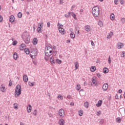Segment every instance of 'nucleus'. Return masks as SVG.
<instances>
[{"label": "nucleus", "instance_id": "nucleus-50", "mask_svg": "<svg viewBox=\"0 0 125 125\" xmlns=\"http://www.w3.org/2000/svg\"><path fill=\"white\" fill-rule=\"evenodd\" d=\"M76 7V5H73L72 7H71V10H74V8H75Z\"/></svg>", "mask_w": 125, "mask_h": 125}, {"label": "nucleus", "instance_id": "nucleus-18", "mask_svg": "<svg viewBox=\"0 0 125 125\" xmlns=\"http://www.w3.org/2000/svg\"><path fill=\"white\" fill-rule=\"evenodd\" d=\"M23 82H25V83H27L28 81V76H27V75H23Z\"/></svg>", "mask_w": 125, "mask_h": 125}, {"label": "nucleus", "instance_id": "nucleus-21", "mask_svg": "<svg viewBox=\"0 0 125 125\" xmlns=\"http://www.w3.org/2000/svg\"><path fill=\"white\" fill-rule=\"evenodd\" d=\"M31 111H32V106L30 105V104H29L27 106V112L28 113H31Z\"/></svg>", "mask_w": 125, "mask_h": 125}, {"label": "nucleus", "instance_id": "nucleus-30", "mask_svg": "<svg viewBox=\"0 0 125 125\" xmlns=\"http://www.w3.org/2000/svg\"><path fill=\"white\" fill-rule=\"evenodd\" d=\"M116 123H118V124H120L122 122V119L120 117H118L116 119Z\"/></svg>", "mask_w": 125, "mask_h": 125}, {"label": "nucleus", "instance_id": "nucleus-63", "mask_svg": "<svg viewBox=\"0 0 125 125\" xmlns=\"http://www.w3.org/2000/svg\"><path fill=\"white\" fill-rule=\"evenodd\" d=\"M99 0V1L102 2V1H103V0Z\"/></svg>", "mask_w": 125, "mask_h": 125}, {"label": "nucleus", "instance_id": "nucleus-8", "mask_svg": "<svg viewBox=\"0 0 125 125\" xmlns=\"http://www.w3.org/2000/svg\"><path fill=\"white\" fill-rule=\"evenodd\" d=\"M50 63L52 65H55V62H56V60H55V57L54 56H52L50 58Z\"/></svg>", "mask_w": 125, "mask_h": 125}, {"label": "nucleus", "instance_id": "nucleus-64", "mask_svg": "<svg viewBox=\"0 0 125 125\" xmlns=\"http://www.w3.org/2000/svg\"><path fill=\"white\" fill-rule=\"evenodd\" d=\"M124 98H125V92L124 93Z\"/></svg>", "mask_w": 125, "mask_h": 125}, {"label": "nucleus", "instance_id": "nucleus-51", "mask_svg": "<svg viewBox=\"0 0 125 125\" xmlns=\"http://www.w3.org/2000/svg\"><path fill=\"white\" fill-rule=\"evenodd\" d=\"M101 114V111H99L97 113V116H100Z\"/></svg>", "mask_w": 125, "mask_h": 125}, {"label": "nucleus", "instance_id": "nucleus-16", "mask_svg": "<svg viewBox=\"0 0 125 125\" xmlns=\"http://www.w3.org/2000/svg\"><path fill=\"white\" fill-rule=\"evenodd\" d=\"M13 57L14 59V60H17V59H18V55L17 54V53L15 52L14 53L13 55Z\"/></svg>", "mask_w": 125, "mask_h": 125}, {"label": "nucleus", "instance_id": "nucleus-10", "mask_svg": "<svg viewBox=\"0 0 125 125\" xmlns=\"http://www.w3.org/2000/svg\"><path fill=\"white\" fill-rule=\"evenodd\" d=\"M108 83H105L103 85L102 89L103 90V91H107L108 90Z\"/></svg>", "mask_w": 125, "mask_h": 125}, {"label": "nucleus", "instance_id": "nucleus-58", "mask_svg": "<svg viewBox=\"0 0 125 125\" xmlns=\"http://www.w3.org/2000/svg\"><path fill=\"white\" fill-rule=\"evenodd\" d=\"M60 3L61 4H62V3H63V0H60Z\"/></svg>", "mask_w": 125, "mask_h": 125}, {"label": "nucleus", "instance_id": "nucleus-4", "mask_svg": "<svg viewBox=\"0 0 125 125\" xmlns=\"http://www.w3.org/2000/svg\"><path fill=\"white\" fill-rule=\"evenodd\" d=\"M22 90H21V86L18 85L16 87L15 97L17 98L20 94H21Z\"/></svg>", "mask_w": 125, "mask_h": 125}, {"label": "nucleus", "instance_id": "nucleus-7", "mask_svg": "<svg viewBox=\"0 0 125 125\" xmlns=\"http://www.w3.org/2000/svg\"><path fill=\"white\" fill-rule=\"evenodd\" d=\"M59 115L60 117L63 118L65 116V111H64V109H60L59 110Z\"/></svg>", "mask_w": 125, "mask_h": 125}, {"label": "nucleus", "instance_id": "nucleus-44", "mask_svg": "<svg viewBox=\"0 0 125 125\" xmlns=\"http://www.w3.org/2000/svg\"><path fill=\"white\" fill-rule=\"evenodd\" d=\"M121 21H122V23H123V24H124V23H125V18H122V19H121Z\"/></svg>", "mask_w": 125, "mask_h": 125}, {"label": "nucleus", "instance_id": "nucleus-26", "mask_svg": "<svg viewBox=\"0 0 125 125\" xmlns=\"http://www.w3.org/2000/svg\"><path fill=\"white\" fill-rule=\"evenodd\" d=\"M33 44L34 45H36V44H37V43H38V39L37 38H34L33 40V42H32Z\"/></svg>", "mask_w": 125, "mask_h": 125}, {"label": "nucleus", "instance_id": "nucleus-29", "mask_svg": "<svg viewBox=\"0 0 125 125\" xmlns=\"http://www.w3.org/2000/svg\"><path fill=\"white\" fill-rule=\"evenodd\" d=\"M103 72L104 73V74H107V73H109V69H108V68H106V67H104V69H103Z\"/></svg>", "mask_w": 125, "mask_h": 125}, {"label": "nucleus", "instance_id": "nucleus-27", "mask_svg": "<svg viewBox=\"0 0 125 125\" xmlns=\"http://www.w3.org/2000/svg\"><path fill=\"white\" fill-rule=\"evenodd\" d=\"M13 107L15 110H18V104L14 103L13 104Z\"/></svg>", "mask_w": 125, "mask_h": 125}, {"label": "nucleus", "instance_id": "nucleus-33", "mask_svg": "<svg viewBox=\"0 0 125 125\" xmlns=\"http://www.w3.org/2000/svg\"><path fill=\"white\" fill-rule=\"evenodd\" d=\"M88 106H89V104H88V102H86L84 103V106L86 107V108H88Z\"/></svg>", "mask_w": 125, "mask_h": 125}, {"label": "nucleus", "instance_id": "nucleus-61", "mask_svg": "<svg viewBox=\"0 0 125 125\" xmlns=\"http://www.w3.org/2000/svg\"><path fill=\"white\" fill-rule=\"evenodd\" d=\"M20 125H24V123H23L22 122H21L20 123Z\"/></svg>", "mask_w": 125, "mask_h": 125}, {"label": "nucleus", "instance_id": "nucleus-11", "mask_svg": "<svg viewBox=\"0 0 125 125\" xmlns=\"http://www.w3.org/2000/svg\"><path fill=\"white\" fill-rule=\"evenodd\" d=\"M124 43L122 42H118L117 44V48L118 49H121V48H123L124 47Z\"/></svg>", "mask_w": 125, "mask_h": 125}, {"label": "nucleus", "instance_id": "nucleus-23", "mask_svg": "<svg viewBox=\"0 0 125 125\" xmlns=\"http://www.w3.org/2000/svg\"><path fill=\"white\" fill-rule=\"evenodd\" d=\"M115 14H114V13H112L110 15V19L111 20L113 21L115 20Z\"/></svg>", "mask_w": 125, "mask_h": 125}, {"label": "nucleus", "instance_id": "nucleus-5", "mask_svg": "<svg viewBox=\"0 0 125 125\" xmlns=\"http://www.w3.org/2000/svg\"><path fill=\"white\" fill-rule=\"evenodd\" d=\"M58 26L59 27V31L62 35H65V30L63 28V25L60 24L59 22L58 23Z\"/></svg>", "mask_w": 125, "mask_h": 125}, {"label": "nucleus", "instance_id": "nucleus-37", "mask_svg": "<svg viewBox=\"0 0 125 125\" xmlns=\"http://www.w3.org/2000/svg\"><path fill=\"white\" fill-rule=\"evenodd\" d=\"M58 99H60L61 100H63V96L61 95H59L58 97Z\"/></svg>", "mask_w": 125, "mask_h": 125}, {"label": "nucleus", "instance_id": "nucleus-12", "mask_svg": "<svg viewBox=\"0 0 125 125\" xmlns=\"http://www.w3.org/2000/svg\"><path fill=\"white\" fill-rule=\"evenodd\" d=\"M92 82L94 85H97V81L96 80V77H93L92 78Z\"/></svg>", "mask_w": 125, "mask_h": 125}, {"label": "nucleus", "instance_id": "nucleus-14", "mask_svg": "<svg viewBox=\"0 0 125 125\" xmlns=\"http://www.w3.org/2000/svg\"><path fill=\"white\" fill-rule=\"evenodd\" d=\"M70 31L71 32L70 37L71 39H75V38H76V36L75 35V33L73 32V29H70Z\"/></svg>", "mask_w": 125, "mask_h": 125}, {"label": "nucleus", "instance_id": "nucleus-31", "mask_svg": "<svg viewBox=\"0 0 125 125\" xmlns=\"http://www.w3.org/2000/svg\"><path fill=\"white\" fill-rule=\"evenodd\" d=\"M24 52L26 54H30V50L28 48H25L24 49Z\"/></svg>", "mask_w": 125, "mask_h": 125}, {"label": "nucleus", "instance_id": "nucleus-52", "mask_svg": "<svg viewBox=\"0 0 125 125\" xmlns=\"http://www.w3.org/2000/svg\"><path fill=\"white\" fill-rule=\"evenodd\" d=\"M9 85V86H11L12 85V82H11V81H10Z\"/></svg>", "mask_w": 125, "mask_h": 125}, {"label": "nucleus", "instance_id": "nucleus-55", "mask_svg": "<svg viewBox=\"0 0 125 125\" xmlns=\"http://www.w3.org/2000/svg\"><path fill=\"white\" fill-rule=\"evenodd\" d=\"M67 98H68V99H71L72 98V97H71V95H68L67 96Z\"/></svg>", "mask_w": 125, "mask_h": 125}, {"label": "nucleus", "instance_id": "nucleus-47", "mask_svg": "<svg viewBox=\"0 0 125 125\" xmlns=\"http://www.w3.org/2000/svg\"><path fill=\"white\" fill-rule=\"evenodd\" d=\"M91 44L92 46H95V44H94V42H93V41H91Z\"/></svg>", "mask_w": 125, "mask_h": 125}, {"label": "nucleus", "instance_id": "nucleus-43", "mask_svg": "<svg viewBox=\"0 0 125 125\" xmlns=\"http://www.w3.org/2000/svg\"><path fill=\"white\" fill-rule=\"evenodd\" d=\"M108 63H109V64H111V57L110 56H109L108 57Z\"/></svg>", "mask_w": 125, "mask_h": 125}, {"label": "nucleus", "instance_id": "nucleus-28", "mask_svg": "<svg viewBox=\"0 0 125 125\" xmlns=\"http://www.w3.org/2000/svg\"><path fill=\"white\" fill-rule=\"evenodd\" d=\"M90 71L91 72H95V71H96V67L95 66H91Z\"/></svg>", "mask_w": 125, "mask_h": 125}, {"label": "nucleus", "instance_id": "nucleus-9", "mask_svg": "<svg viewBox=\"0 0 125 125\" xmlns=\"http://www.w3.org/2000/svg\"><path fill=\"white\" fill-rule=\"evenodd\" d=\"M43 23H39L38 25L40 26H38L37 28V31L38 33H42V28Z\"/></svg>", "mask_w": 125, "mask_h": 125}, {"label": "nucleus", "instance_id": "nucleus-3", "mask_svg": "<svg viewBox=\"0 0 125 125\" xmlns=\"http://www.w3.org/2000/svg\"><path fill=\"white\" fill-rule=\"evenodd\" d=\"M29 37L30 35L29 34V33L26 32L23 33L22 38L24 39L25 43H29L30 42V38H29Z\"/></svg>", "mask_w": 125, "mask_h": 125}, {"label": "nucleus", "instance_id": "nucleus-22", "mask_svg": "<svg viewBox=\"0 0 125 125\" xmlns=\"http://www.w3.org/2000/svg\"><path fill=\"white\" fill-rule=\"evenodd\" d=\"M60 125H64L65 124V122H64V120L63 119H61L59 122Z\"/></svg>", "mask_w": 125, "mask_h": 125}, {"label": "nucleus", "instance_id": "nucleus-6", "mask_svg": "<svg viewBox=\"0 0 125 125\" xmlns=\"http://www.w3.org/2000/svg\"><path fill=\"white\" fill-rule=\"evenodd\" d=\"M30 55L32 59L36 58V57L38 55V50L36 49H32L30 53Z\"/></svg>", "mask_w": 125, "mask_h": 125}, {"label": "nucleus", "instance_id": "nucleus-25", "mask_svg": "<svg viewBox=\"0 0 125 125\" xmlns=\"http://www.w3.org/2000/svg\"><path fill=\"white\" fill-rule=\"evenodd\" d=\"M113 35H114V33H113V32H109V35H107V38L111 39V38H112V36H113Z\"/></svg>", "mask_w": 125, "mask_h": 125}, {"label": "nucleus", "instance_id": "nucleus-56", "mask_svg": "<svg viewBox=\"0 0 125 125\" xmlns=\"http://www.w3.org/2000/svg\"><path fill=\"white\" fill-rule=\"evenodd\" d=\"M47 27H50V22H47Z\"/></svg>", "mask_w": 125, "mask_h": 125}, {"label": "nucleus", "instance_id": "nucleus-20", "mask_svg": "<svg viewBox=\"0 0 125 125\" xmlns=\"http://www.w3.org/2000/svg\"><path fill=\"white\" fill-rule=\"evenodd\" d=\"M74 65H75V70H77V69H79V62H76L74 63Z\"/></svg>", "mask_w": 125, "mask_h": 125}, {"label": "nucleus", "instance_id": "nucleus-2", "mask_svg": "<svg viewBox=\"0 0 125 125\" xmlns=\"http://www.w3.org/2000/svg\"><path fill=\"white\" fill-rule=\"evenodd\" d=\"M92 14L94 17H98L100 14V11L98 6H94L92 9Z\"/></svg>", "mask_w": 125, "mask_h": 125}, {"label": "nucleus", "instance_id": "nucleus-19", "mask_svg": "<svg viewBox=\"0 0 125 125\" xmlns=\"http://www.w3.org/2000/svg\"><path fill=\"white\" fill-rule=\"evenodd\" d=\"M103 102L102 100H99L98 103L96 104V106H97V107H100V106L102 105Z\"/></svg>", "mask_w": 125, "mask_h": 125}, {"label": "nucleus", "instance_id": "nucleus-41", "mask_svg": "<svg viewBox=\"0 0 125 125\" xmlns=\"http://www.w3.org/2000/svg\"><path fill=\"white\" fill-rule=\"evenodd\" d=\"M13 45H16L17 44V41H15L12 43Z\"/></svg>", "mask_w": 125, "mask_h": 125}, {"label": "nucleus", "instance_id": "nucleus-39", "mask_svg": "<svg viewBox=\"0 0 125 125\" xmlns=\"http://www.w3.org/2000/svg\"><path fill=\"white\" fill-rule=\"evenodd\" d=\"M77 90H80V89H81V85L80 84L77 85Z\"/></svg>", "mask_w": 125, "mask_h": 125}, {"label": "nucleus", "instance_id": "nucleus-32", "mask_svg": "<svg viewBox=\"0 0 125 125\" xmlns=\"http://www.w3.org/2000/svg\"><path fill=\"white\" fill-rule=\"evenodd\" d=\"M56 62L58 64H61V63H62V61L61 60H59V59H56Z\"/></svg>", "mask_w": 125, "mask_h": 125}, {"label": "nucleus", "instance_id": "nucleus-13", "mask_svg": "<svg viewBox=\"0 0 125 125\" xmlns=\"http://www.w3.org/2000/svg\"><path fill=\"white\" fill-rule=\"evenodd\" d=\"M26 49V45L25 44L22 43L20 46V50H25Z\"/></svg>", "mask_w": 125, "mask_h": 125}, {"label": "nucleus", "instance_id": "nucleus-45", "mask_svg": "<svg viewBox=\"0 0 125 125\" xmlns=\"http://www.w3.org/2000/svg\"><path fill=\"white\" fill-rule=\"evenodd\" d=\"M33 114L34 115V116H36L37 115V110H35L34 111Z\"/></svg>", "mask_w": 125, "mask_h": 125}, {"label": "nucleus", "instance_id": "nucleus-38", "mask_svg": "<svg viewBox=\"0 0 125 125\" xmlns=\"http://www.w3.org/2000/svg\"><path fill=\"white\" fill-rule=\"evenodd\" d=\"M18 17H19V18H21V17H22V13L21 12H19L18 14Z\"/></svg>", "mask_w": 125, "mask_h": 125}, {"label": "nucleus", "instance_id": "nucleus-40", "mask_svg": "<svg viewBox=\"0 0 125 125\" xmlns=\"http://www.w3.org/2000/svg\"><path fill=\"white\" fill-rule=\"evenodd\" d=\"M121 57H125V51H123V52H122Z\"/></svg>", "mask_w": 125, "mask_h": 125}, {"label": "nucleus", "instance_id": "nucleus-59", "mask_svg": "<svg viewBox=\"0 0 125 125\" xmlns=\"http://www.w3.org/2000/svg\"><path fill=\"white\" fill-rule=\"evenodd\" d=\"M70 105H71V106H74V103H70Z\"/></svg>", "mask_w": 125, "mask_h": 125}, {"label": "nucleus", "instance_id": "nucleus-17", "mask_svg": "<svg viewBox=\"0 0 125 125\" xmlns=\"http://www.w3.org/2000/svg\"><path fill=\"white\" fill-rule=\"evenodd\" d=\"M9 20L10 22H14V20H15L14 16H13V15L10 16L9 17Z\"/></svg>", "mask_w": 125, "mask_h": 125}, {"label": "nucleus", "instance_id": "nucleus-34", "mask_svg": "<svg viewBox=\"0 0 125 125\" xmlns=\"http://www.w3.org/2000/svg\"><path fill=\"white\" fill-rule=\"evenodd\" d=\"M35 83V82H28V85L30 86H34V84Z\"/></svg>", "mask_w": 125, "mask_h": 125}, {"label": "nucleus", "instance_id": "nucleus-48", "mask_svg": "<svg viewBox=\"0 0 125 125\" xmlns=\"http://www.w3.org/2000/svg\"><path fill=\"white\" fill-rule=\"evenodd\" d=\"M71 14H72V17H73L74 19H76V14H73V13H71Z\"/></svg>", "mask_w": 125, "mask_h": 125}, {"label": "nucleus", "instance_id": "nucleus-53", "mask_svg": "<svg viewBox=\"0 0 125 125\" xmlns=\"http://www.w3.org/2000/svg\"><path fill=\"white\" fill-rule=\"evenodd\" d=\"M2 17L1 16H0V22H1L3 20Z\"/></svg>", "mask_w": 125, "mask_h": 125}, {"label": "nucleus", "instance_id": "nucleus-49", "mask_svg": "<svg viewBox=\"0 0 125 125\" xmlns=\"http://www.w3.org/2000/svg\"><path fill=\"white\" fill-rule=\"evenodd\" d=\"M118 1H119V0H114V3L117 5Z\"/></svg>", "mask_w": 125, "mask_h": 125}, {"label": "nucleus", "instance_id": "nucleus-42", "mask_svg": "<svg viewBox=\"0 0 125 125\" xmlns=\"http://www.w3.org/2000/svg\"><path fill=\"white\" fill-rule=\"evenodd\" d=\"M125 0H119V1L121 3V4H124V1Z\"/></svg>", "mask_w": 125, "mask_h": 125}, {"label": "nucleus", "instance_id": "nucleus-57", "mask_svg": "<svg viewBox=\"0 0 125 125\" xmlns=\"http://www.w3.org/2000/svg\"><path fill=\"white\" fill-rule=\"evenodd\" d=\"M122 91H122V89H120V90L118 91V92H119V93H122Z\"/></svg>", "mask_w": 125, "mask_h": 125}, {"label": "nucleus", "instance_id": "nucleus-15", "mask_svg": "<svg viewBox=\"0 0 125 125\" xmlns=\"http://www.w3.org/2000/svg\"><path fill=\"white\" fill-rule=\"evenodd\" d=\"M85 28L86 32H90L91 31V27L89 25H86Z\"/></svg>", "mask_w": 125, "mask_h": 125}, {"label": "nucleus", "instance_id": "nucleus-46", "mask_svg": "<svg viewBox=\"0 0 125 125\" xmlns=\"http://www.w3.org/2000/svg\"><path fill=\"white\" fill-rule=\"evenodd\" d=\"M71 13H72L69 12V13H68V15H65V16L66 17H70V14H71Z\"/></svg>", "mask_w": 125, "mask_h": 125}, {"label": "nucleus", "instance_id": "nucleus-36", "mask_svg": "<svg viewBox=\"0 0 125 125\" xmlns=\"http://www.w3.org/2000/svg\"><path fill=\"white\" fill-rule=\"evenodd\" d=\"M83 110H80L79 111V116H83Z\"/></svg>", "mask_w": 125, "mask_h": 125}, {"label": "nucleus", "instance_id": "nucleus-1", "mask_svg": "<svg viewBox=\"0 0 125 125\" xmlns=\"http://www.w3.org/2000/svg\"><path fill=\"white\" fill-rule=\"evenodd\" d=\"M53 53V49L50 46H47L45 49V60L47 61L48 58L52 55Z\"/></svg>", "mask_w": 125, "mask_h": 125}, {"label": "nucleus", "instance_id": "nucleus-24", "mask_svg": "<svg viewBox=\"0 0 125 125\" xmlns=\"http://www.w3.org/2000/svg\"><path fill=\"white\" fill-rule=\"evenodd\" d=\"M0 90L2 92H5V87L3 85H1L0 86Z\"/></svg>", "mask_w": 125, "mask_h": 125}, {"label": "nucleus", "instance_id": "nucleus-35", "mask_svg": "<svg viewBox=\"0 0 125 125\" xmlns=\"http://www.w3.org/2000/svg\"><path fill=\"white\" fill-rule=\"evenodd\" d=\"M98 24L100 27H103V22L102 21H100Z\"/></svg>", "mask_w": 125, "mask_h": 125}, {"label": "nucleus", "instance_id": "nucleus-54", "mask_svg": "<svg viewBox=\"0 0 125 125\" xmlns=\"http://www.w3.org/2000/svg\"><path fill=\"white\" fill-rule=\"evenodd\" d=\"M97 76L98 78H100V77H101V75L99 73H97Z\"/></svg>", "mask_w": 125, "mask_h": 125}, {"label": "nucleus", "instance_id": "nucleus-60", "mask_svg": "<svg viewBox=\"0 0 125 125\" xmlns=\"http://www.w3.org/2000/svg\"><path fill=\"white\" fill-rule=\"evenodd\" d=\"M115 97H116V99H118L119 98V97L118 96V95H116Z\"/></svg>", "mask_w": 125, "mask_h": 125}, {"label": "nucleus", "instance_id": "nucleus-62", "mask_svg": "<svg viewBox=\"0 0 125 125\" xmlns=\"http://www.w3.org/2000/svg\"><path fill=\"white\" fill-rule=\"evenodd\" d=\"M70 42L71 41L70 40H69L67 41V42Z\"/></svg>", "mask_w": 125, "mask_h": 125}]
</instances>
